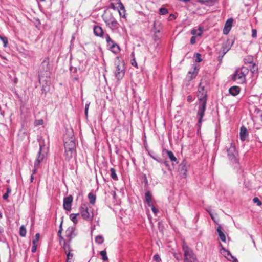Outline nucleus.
Masks as SVG:
<instances>
[{
    "mask_svg": "<svg viewBox=\"0 0 262 262\" xmlns=\"http://www.w3.org/2000/svg\"><path fill=\"white\" fill-rule=\"evenodd\" d=\"M166 152L169 158L172 162H175L176 163H178L177 159L172 151L167 150Z\"/></svg>",
    "mask_w": 262,
    "mask_h": 262,
    "instance_id": "nucleus-27",
    "label": "nucleus"
},
{
    "mask_svg": "<svg viewBox=\"0 0 262 262\" xmlns=\"http://www.w3.org/2000/svg\"><path fill=\"white\" fill-rule=\"evenodd\" d=\"M103 20L106 26L113 31L117 30L119 24L111 13H107L103 17Z\"/></svg>",
    "mask_w": 262,
    "mask_h": 262,
    "instance_id": "nucleus-5",
    "label": "nucleus"
},
{
    "mask_svg": "<svg viewBox=\"0 0 262 262\" xmlns=\"http://www.w3.org/2000/svg\"><path fill=\"white\" fill-rule=\"evenodd\" d=\"M249 73L247 68L243 67L236 70L233 76V80L238 83L242 84L246 81V76Z\"/></svg>",
    "mask_w": 262,
    "mask_h": 262,
    "instance_id": "nucleus-4",
    "label": "nucleus"
},
{
    "mask_svg": "<svg viewBox=\"0 0 262 262\" xmlns=\"http://www.w3.org/2000/svg\"><path fill=\"white\" fill-rule=\"evenodd\" d=\"M230 48L229 47L227 44H224L222 47V55L221 57V60L225 55V54L230 50Z\"/></svg>",
    "mask_w": 262,
    "mask_h": 262,
    "instance_id": "nucleus-29",
    "label": "nucleus"
},
{
    "mask_svg": "<svg viewBox=\"0 0 262 262\" xmlns=\"http://www.w3.org/2000/svg\"><path fill=\"white\" fill-rule=\"evenodd\" d=\"M195 55H196L195 61L197 62H201L202 60V59L201 58V55L199 53H195Z\"/></svg>",
    "mask_w": 262,
    "mask_h": 262,
    "instance_id": "nucleus-42",
    "label": "nucleus"
},
{
    "mask_svg": "<svg viewBox=\"0 0 262 262\" xmlns=\"http://www.w3.org/2000/svg\"><path fill=\"white\" fill-rule=\"evenodd\" d=\"M253 201L254 203H256L258 206H260L261 205V201L259 200V199L257 198V197H255L253 198Z\"/></svg>",
    "mask_w": 262,
    "mask_h": 262,
    "instance_id": "nucleus-40",
    "label": "nucleus"
},
{
    "mask_svg": "<svg viewBox=\"0 0 262 262\" xmlns=\"http://www.w3.org/2000/svg\"><path fill=\"white\" fill-rule=\"evenodd\" d=\"M32 243H33V246L32 247L31 251L33 253H34L36 251L37 245H36V244H35V241H33Z\"/></svg>",
    "mask_w": 262,
    "mask_h": 262,
    "instance_id": "nucleus-41",
    "label": "nucleus"
},
{
    "mask_svg": "<svg viewBox=\"0 0 262 262\" xmlns=\"http://www.w3.org/2000/svg\"><path fill=\"white\" fill-rule=\"evenodd\" d=\"M121 6L120 7H117L118 8V12L120 17L125 18L126 14V11L124 6L123 4H120Z\"/></svg>",
    "mask_w": 262,
    "mask_h": 262,
    "instance_id": "nucleus-24",
    "label": "nucleus"
},
{
    "mask_svg": "<svg viewBox=\"0 0 262 262\" xmlns=\"http://www.w3.org/2000/svg\"><path fill=\"white\" fill-rule=\"evenodd\" d=\"M76 151H68V150H65V152H64L65 159L68 161H69L73 158H75L76 157Z\"/></svg>",
    "mask_w": 262,
    "mask_h": 262,
    "instance_id": "nucleus-19",
    "label": "nucleus"
},
{
    "mask_svg": "<svg viewBox=\"0 0 262 262\" xmlns=\"http://www.w3.org/2000/svg\"><path fill=\"white\" fill-rule=\"evenodd\" d=\"M39 237H40V235L39 233H37L35 235V239L33 240V241H35V244H36V243L38 242V241L39 238Z\"/></svg>",
    "mask_w": 262,
    "mask_h": 262,
    "instance_id": "nucleus-55",
    "label": "nucleus"
},
{
    "mask_svg": "<svg viewBox=\"0 0 262 262\" xmlns=\"http://www.w3.org/2000/svg\"><path fill=\"white\" fill-rule=\"evenodd\" d=\"M175 18H176L175 15L173 14H171L168 17V20H172L174 19Z\"/></svg>",
    "mask_w": 262,
    "mask_h": 262,
    "instance_id": "nucleus-54",
    "label": "nucleus"
},
{
    "mask_svg": "<svg viewBox=\"0 0 262 262\" xmlns=\"http://www.w3.org/2000/svg\"><path fill=\"white\" fill-rule=\"evenodd\" d=\"M79 215V213H72L70 215V219L74 224H76L78 223V220L77 219V217Z\"/></svg>",
    "mask_w": 262,
    "mask_h": 262,
    "instance_id": "nucleus-30",
    "label": "nucleus"
},
{
    "mask_svg": "<svg viewBox=\"0 0 262 262\" xmlns=\"http://www.w3.org/2000/svg\"><path fill=\"white\" fill-rule=\"evenodd\" d=\"M113 3H115L116 5H118V7H120L121 6L120 4H122L120 0H113Z\"/></svg>",
    "mask_w": 262,
    "mask_h": 262,
    "instance_id": "nucleus-49",
    "label": "nucleus"
},
{
    "mask_svg": "<svg viewBox=\"0 0 262 262\" xmlns=\"http://www.w3.org/2000/svg\"><path fill=\"white\" fill-rule=\"evenodd\" d=\"M145 198L148 205L151 206L152 204L151 200L152 195L150 191H147L145 193Z\"/></svg>",
    "mask_w": 262,
    "mask_h": 262,
    "instance_id": "nucleus-25",
    "label": "nucleus"
},
{
    "mask_svg": "<svg viewBox=\"0 0 262 262\" xmlns=\"http://www.w3.org/2000/svg\"><path fill=\"white\" fill-rule=\"evenodd\" d=\"M62 224V222H61V223H60V229L58 232V235L60 239V243L61 244H62V242H63L64 243V241H65V239H64V238L61 236Z\"/></svg>",
    "mask_w": 262,
    "mask_h": 262,
    "instance_id": "nucleus-34",
    "label": "nucleus"
},
{
    "mask_svg": "<svg viewBox=\"0 0 262 262\" xmlns=\"http://www.w3.org/2000/svg\"><path fill=\"white\" fill-rule=\"evenodd\" d=\"M179 171L181 174L185 177L187 171L186 162H182L179 166Z\"/></svg>",
    "mask_w": 262,
    "mask_h": 262,
    "instance_id": "nucleus-17",
    "label": "nucleus"
},
{
    "mask_svg": "<svg viewBox=\"0 0 262 262\" xmlns=\"http://www.w3.org/2000/svg\"><path fill=\"white\" fill-rule=\"evenodd\" d=\"M209 213H210V216H211V218H212L213 220H214V217H213V216L212 214V213H211L210 212Z\"/></svg>",
    "mask_w": 262,
    "mask_h": 262,
    "instance_id": "nucleus-62",
    "label": "nucleus"
},
{
    "mask_svg": "<svg viewBox=\"0 0 262 262\" xmlns=\"http://www.w3.org/2000/svg\"><path fill=\"white\" fill-rule=\"evenodd\" d=\"M216 231L218 233L219 236L221 240L223 242H226V236L225 234L223 233V232L221 230V225L218 226Z\"/></svg>",
    "mask_w": 262,
    "mask_h": 262,
    "instance_id": "nucleus-23",
    "label": "nucleus"
},
{
    "mask_svg": "<svg viewBox=\"0 0 262 262\" xmlns=\"http://www.w3.org/2000/svg\"><path fill=\"white\" fill-rule=\"evenodd\" d=\"M73 202V196L72 195H69L63 199V208L68 211H70L72 209V203Z\"/></svg>",
    "mask_w": 262,
    "mask_h": 262,
    "instance_id": "nucleus-13",
    "label": "nucleus"
},
{
    "mask_svg": "<svg viewBox=\"0 0 262 262\" xmlns=\"http://www.w3.org/2000/svg\"><path fill=\"white\" fill-rule=\"evenodd\" d=\"M66 236L68 238L69 242L67 243H69L72 238L75 236L74 234V229L72 227L68 228L66 231Z\"/></svg>",
    "mask_w": 262,
    "mask_h": 262,
    "instance_id": "nucleus-18",
    "label": "nucleus"
},
{
    "mask_svg": "<svg viewBox=\"0 0 262 262\" xmlns=\"http://www.w3.org/2000/svg\"><path fill=\"white\" fill-rule=\"evenodd\" d=\"M100 254L102 256V259L104 261H106L108 260V257L107 256L106 251L105 250L101 251L100 252Z\"/></svg>",
    "mask_w": 262,
    "mask_h": 262,
    "instance_id": "nucleus-37",
    "label": "nucleus"
},
{
    "mask_svg": "<svg viewBox=\"0 0 262 262\" xmlns=\"http://www.w3.org/2000/svg\"><path fill=\"white\" fill-rule=\"evenodd\" d=\"M233 22V19L232 18H229L226 20L223 31L224 34H228V33H229L231 29Z\"/></svg>",
    "mask_w": 262,
    "mask_h": 262,
    "instance_id": "nucleus-14",
    "label": "nucleus"
},
{
    "mask_svg": "<svg viewBox=\"0 0 262 262\" xmlns=\"http://www.w3.org/2000/svg\"><path fill=\"white\" fill-rule=\"evenodd\" d=\"M131 64H132V65L133 66L135 67H137V63L136 61V60H135V58H133V59H132V60H131Z\"/></svg>",
    "mask_w": 262,
    "mask_h": 262,
    "instance_id": "nucleus-50",
    "label": "nucleus"
},
{
    "mask_svg": "<svg viewBox=\"0 0 262 262\" xmlns=\"http://www.w3.org/2000/svg\"><path fill=\"white\" fill-rule=\"evenodd\" d=\"M26 229L24 225H21L20 227L19 234L22 237H25L26 235Z\"/></svg>",
    "mask_w": 262,
    "mask_h": 262,
    "instance_id": "nucleus-32",
    "label": "nucleus"
},
{
    "mask_svg": "<svg viewBox=\"0 0 262 262\" xmlns=\"http://www.w3.org/2000/svg\"><path fill=\"white\" fill-rule=\"evenodd\" d=\"M90 104V102H88L85 104L84 113H85V115L86 117L88 116V110H89Z\"/></svg>",
    "mask_w": 262,
    "mask_h": 262,
    "instance_id": "nucleus-43",
    "label": "nucleus"
},
{
    "mask_svg": "<svg viewBox=\"0 0 262 262\" xmlns=\"http://www.w3.org/2000/svg\"><path fill=\"white\" fill-rule=\"evenodd\" d=\"M149 207H151V209L152 211V212L155 214H156L158 212V210L157 209H156L154 206L153 205V204H152V205L151 206H149Z\"/></svg>",
    "mask_w": 262,
    "mask_h": 262,
    "instance_id": "nucleus-45",
    "label": "nucleus"
},
{
    "mask_svg": "<svg viewBox=\"0 0 262 262\" xmlns=\"http://www.w3.org/2000/svg\"><path fill=\"white\" fill-rule=\"evenodd\" d=\"M195 42H196V37L194 36H193L190 38V43L192 45H194L195 43Z\"/></svg>",
    "mask_w": 262,
    "mask_h": 262,
    "instance_id": "nucleus-47",
    "label": "nucleus"
},
{
    "mask_svg": "<svg viewBox=\"0 0 262 262\" xmlns=\"http://www.w3.org/2000/svg\"><path fill=\"white\" fill-rule=\"evenodd\" d=\"M222 250L225 253L224 255L229 260L232 261V262H237V259L232 255L230 252L228 250H226L224 248H222Z\"/></svg>",
    "mask_w": 262,
    "mask_h": 262,
    "instance_id": "nucleus-16",
    "label": "nucleus"
},
{
    "mask_svg": "<svg viewBox=\"0 0 262 262\" xmlns=\"http://www.w3.org/2000/svg\"><path fill=\"white\" fill-rule=\"evenodd\" d=\"M247 128L242 126L240 129V138L242 141H245L247 137Z\"/></svg>",
    "mask_w": 262,
    "mask_h": 262,
    "instance_id": "nucleus-21",
    "label": "nucleus"
},
{
    "mask_svg": "<svg viewBox=\"0 0 262 262\" xmlns=\"http://www.w3.org/2000/svg\"><path fill=\"white\" fill-rule=\"evenodd\" d=\"M4 231V228L0 226V234H2Z\"/></svg>",
    "mask_w": 262,
    "mask_h": 262,
    "instance_id": "nucleus-59",
    "label": "nucleus"
},
{
    "mask_svg": "<svg viewBox=\"0 0 262 262\" xmlns=\"http://www.w3.org/2000/svg\"><path fill=\"white\" fill-rule=\"evenodd\" d=\"M229 92L231 95L235 96L239 93L240 88L237 86H233L229 89Z\"/></svg>",
    "mask_w": 262,
    "mask_h": 262,
    "instance_id": "nucleus-22",
    "label": "nucleus"
},
{
    "mask_svg": "<svg viewBox=\"0 0 262 262\" xmlns=\"http://www.w3.org/2000/svg\"><path fill=\"white\" fill-rule=\"evenodd\" d=\"M197 73H198V72H197L196 69L195 68L194 69L192 73L191 72H189V75H191L188 76L189 77V80H191L193 79L196 76Z\"/></svg>",
    "mask_w": 262,
    "mask_h": 262,
    "instance_id": "nucleus-33",
    "label": "nucleus"
},
{
    "mask_svg": "<svg viewBox=\"0 0 262 262\" xmlns=\"http://www.w3.org/2000/svg\"><path fill=\"white\" fill-rule=\"evenodd\" d=\"M88 198L90 201V203L94 205L96 201V195L93 193L91 192L88 194Z\"/></svg>",
    "mask_w": 262,
    "mask_h": 262,
    "instance_id": "nucleus-28",
    "label": "nucleus"
},
{
    "mask_svg": "<svg viewBox=\"0 0 262 262\" xmlns=\"http://www.w3.org/2000/svg\"><path fill=\"white\" fill-rule=\"evenodd\" d=\"M94 34L101 38H105V35L106 34H104L102 28L98 26H95L93 29Z\"/></svg>",
    "mask_w": 262,
    "mask_h": 262,
    "instance_id": "nucleus-15",
    "label": "nucleus"
},
{
    "mask_svg": "<svg viewBox=\"0 0 262 262\" xmlns=\"http://www.w3.org/2000/svg\"><path fill=\"white\" fill-rule=\"evenodd\" d=\"M168 10L167 9L165 8H161L160 9H159V13L161 14V15H165L167 13H168Z\"/></svg>",
    "mask_w": 262,
    "mask_h": 262,
    "instance_id": "nucleus-39",
    "label": "nucleus"
},
{
    "mask_svg": "<svg viewBox=\"0 0 262 262\" xmlns=\"http://www.w3.org/2000/svg\"><path fill=\"white\" fill-rule=\"evenodd\" d=\"M183 251L184 262H198L196 256L193 250L186 243L182 244Z\"/></svg>",
    "mask_w": 262,
    "mask_h": 262,
    "instance_id": "nucleus-3",
    "label": "nucleus"
},
{
    "mask_svg": "<svg viewBox=\"0 0 262 262\" xmlns=\"http://www.w3.org/2000/svg\"><path fill=\"white\" fill-rule=\"evenodd\" d=\"M227 152L229 160L233 163H236L238 160V154L233 144H231L230 147L227 149Z\"/></svg>",
    "mask_w": 262,
    "mask_h": 262,
    "instance_id": "nucleus-9",
    "label": "nucleus"
},
{
    "mask_svg": "<svg viewBox=\"0 0 262 262\" xmlns=\"http://www.w3.org/2000/svg\"><path fill=\"white\" fill-rule=\"evenodd\" d=\"M176 258L178 260H180V258L179 257V256H178L177 255H174Z\"/></svg>",
    "mask_w": 262,
    "mask_h": 262,
    "instance_id": "nucleus-61",
    "label": "nucleus"
},
{
    "mask_svg": "<svg viewBox=\"0 0 262 262\" xmlns=\"http://www.w3.org/2000/svg\"><path fill=\"white\" fill-rule=\"evenodd\" d=\"M64 145L65 150L76 151V143L73 135L69 138L64 137Z\"/></svg>",
    "mask_w": 262,
    "mask_h": 262,
    "instance_id": "nucleus-7",
    "label": "nucleus"
},
{
    "mask_svg": "<svg viewBox=\"0 0 262 262\" xmlns=\"http://www.w3.org/2000/svg\"><path fill=\"white\" fill-rule=\"evenodd\" d=\"M257 36V30L255 29H252V37L256 38Z\"/></svg>",
    "mask_w": 262,
    "mask_h": 262,
    "instance_id": "nucleus-44",
    "label": "nucleus"
},
{
    "mask_svg": "<svg viewBox=\"0 0 262 262\" xmlns=\"http://www.w3.org/2000/svg\"><path fill=\"white\" fill-rule=\"evenodd\" d=\"M39 167H34V168L32 170V174L34 175V174H35L37 171V169H38Z\"/></svg>",
    "mask_w": 262,
    "mask_h": 262,
    "instance_id": "nucleus-56",
    "label": "nucleus"
},
{
    "mask_svg": "<svg viewBox=\"0 0 262 262\" xmlns=\"http://www.w3.org/2000/svg\"><path fill=\"white\" fill-rule=\"evenodd\" d=\"M43 123V121L42 119H39V120H38L37 121H36L35 122V124L36 125H42Z\"/></svg>",
    "mask_w": 262,
    "mask_h": 262,
    "instance_id": "nucleus-48",
    "label": "nucleus"
},
{
    "mask_svg": "<svg viewBox=\"0 0 262 262\" xmlns=\"http://www.w3.org/2000/svg\"><path fill=\"white\" fill-rule=\"evenodd\" d=\"M197 97L198 99V109L196 114V117L198 119L196 126L199 129H201L202 122L203 121V118L206 109L207 102V92L204 89V87L201 84L199 85L198 90Z\"/></svg>",
    "mask_w": 262,
    "mask_h": 262,
    "instance_id": "nucleus-1",
    "label": "nucleus"
},
{
    "mask_svg": "<svg viewBox=\"0 0 262 262\" xmlns=\"http://www.w3.org/2000/svg\"><path fill=\"white\" fill-rule=\"evenodd\" d=\"M8 196H9V194L8 193H5V194H4V195L3 196V198L4 200H6L8 199Z\"/></svg>",
    "mask_w": 262,
    "mask_h": 262,
    "instance_id": "nucleus-57",
    "label": "nucleus"
},
{
    "mask_svg": "<svg viewBox=\"0 0 262 262\" xmlns=\"http://www.w3.org/2000/svg\"><path fill=\"white\" fill-rule=\"evenodd\" d=\"M14 83H17V78L15 79V80H14Z\"/></svg>",
    "mask_w": 262,
    "mask_h": 262,
    "instance_id": "nucleus-63",
    "label": "nucleus"
},
{
    "mask_svg": "<svg viewBox=\"0 0 262 262\" xmlns=\"http://www.w3.org/2000/svg\"><path fill=\"white\" fill-rule=\"evenodd\" d=\"M110 172H111V178L115 180H116L117 179V176L116 173V170L114 168H111L110 169Z\"/></svg>",
    "mask_w": 262,
    "mask_h": 262,
    "instance_id": "nucleus-35",
    "label": "nucleus"
},
{
    "mask_svg": "<svg viewBox=\"0 0 262 262\" xmlns=\"http://www.w3.org/2000/svg\"><path fill=\"white\" fill-rule=\"evenodd\" d=\"M163 29L162 23L158 20H155L153 24V27L151 29L152 33H161Z\"/></svg>",
    "mask_w": 262,
    "mask_h": 262,
    "instance_id": "nucleus-12",
    "label": "nucleus"
},
{
    "mask_svg": "<svg viewBox=\"0 0 262 262\" xmlns=\"http://www.w3.org/2000/svg\"><path fill=\"white\" fill-rule=\"evenodd\" d=\"M95 242L98 244H101L104 242L103 237L101 235H98L95 237Z\"/></svg>",
    "mask_w": 262,
    "mask_h": 262,
    "instance_id": "nucleus-36",
    "label": "nucleus"
},
{
    "mask_svg": "<svg viewBox=\"0 0 262 262\" xmlns=\"http://www.w3.org/2000/svg\"><path fill=\"white\" fill-rule=\"evenodd\" d=\"M154 259L157 262H159L161 260V258L158 254H156L154 256Z\"/></svg>",
    "mask_w": 262,
    "mask_h": 262,
    "instance_id": "nucleus-46",
    "label": "nucleus"
},
{
    "mask_svg": "<svg viewBox=\"0 0 262 262\" xmlns=\"http://www.w3.org/2000/svg\"><path fill=\"white\" fill-rule=\"evenodd\" d=\"M80 214L83 220L92 222L94 217L93 208L88 203H82L79 208Z\"/></svg>",
    "mask_w": 262,
    "mask_h": 262,
    "instance_id": "nucleus-2",
    "label": "nucleus"
},
{
    "mask_svg": "<svg viewBox=\"0 0 262 262\" xmlns=\"http://www.w3.org/2000/svg\"><path fill=\"white\" fill-rule=\"evenodd\" d=\"M33 180H34V176L33 174H31V177H30V182L32 183L33 182Z\"/></svg>",
    "mask_w": 262,
    "mask_h": 262,
    "instance_id": "nucleus-58",
    "label": "nucleus"
},
{
    "mask_svg": "<svg viewBox=\"0 0 262 262\" xmlns=\"http://www.w3.org/2000/svg\"><path fill=\"white\" fill-rule=\"evenodd\" d=\"M111 5L112 8H113V9H114V10H116V9L118 10V8H117L118 5H116V4H115V3H112V2L111 3Z\"/></svg>",
    "mask_w": 262,
    "mask_h": 262,
    "instance_id": "nucleus-52",
    "label": "nucleus"
},
{
    "mask_svg": "<svg viewBox=\"0 0 262 262\" xmlns=\"http://www.w3.org/2000/svg\"><path fill=\"white\" fill-rule=\"evenodd\" d=\"M10 192H11V189L9 188H8L7 189L6 193H8L9 194L10 193Z\"/></svg>",
    "mask_w": 262,
    "mask_h": 262,
    "instance_id": "nucleus-60",
    "label": "nucleus"
},
{
    "mask_svg": "<svg viewBox=\"0 0 262 262\" xmlns=\"http://www.w3.org/2000/svg\"><path fill=\"white\" fill-rule=\"evenodd\" d=\"M260 119L262 121V114L260 115Z\"/></svg>",
    "mask_w": 262,
    "mask_h": 262,
    "instance_id": "nucleus-64",
    "label": "nucleus"
},
{
    "mask_svg": "<svg viewBox=\"0 0 262 262\" xmlns=\"http://www.w3.org/2000/svg\"><path fill=\"white\" fill-rule=\"evenodd\" d=\"M105 38L107 42V46L110 48V50L114 53H118L120 50L119 46L115 43L108 34L105 35Z\"/></svg>",
    "mask_w": 262,
    "mask_h": 262,
    "instance_id": "nucleus-8",
    "label": "nucleus"
},
{
    "mask_svg": "<svg viewBox=\"0 0 262 262\" xmlns=\"http://www.w3.org/2000/svg\"><path fill=\"white\" fill-rule=\"evenodd\" d=\"M193 98L192 96L189 95L187 96V100L188 102H191L193 101Z\"/></svg>",
    "mask_w": 262,
    "mask_h": 262,
    "instance_id": "nucleus-51",
    "label": "nucleus"
},
{
    "mask_svg": "<svg viewBox=\"0 0 262 262\" xmlns=\"http://www.w3.org/2000/svg\"><path fill=\"white\" fill-rule=\"evenodd\" d=\"M63 248L67 255V262H73L74 261V254L72 253L73 250L71 249L69 243H66L64 241Z\"/></svg>",
    "mask_w": 262,
    "mask_h": 262,
    "instance_id": "nucleus-10",
    "label": "nucleus"
},
{
    "mask_svg": "<svg viewBox=\"0 0 262 262\" xmlns=\"http://www.w3.org/2000/svg\"><path fill=\"white\" fill-rule=\"evenodd\" d=\"M203 30L201 27L199 28L198 29H193L191 31V33L193 35L195 36V35L198 36H201L202 34Z\"/></svg>",
    "mask_w": 262,
    "mask_h": 262,
    "instance_id": "nucleus-26",
    "label": "nucleus"
},
{
    "mask_svg": "<svg viewBox=\"0 0 262 262\" xmlns=\"http://www.w3.org/2000/svg\"><path fill=\"white\" fill-rule=\"evenodd\" d=\"M47 152H46V150H45L43 148L41 147L40 150H39L37 154V158L34 162V167H39L40 163L45 158Z\"/></svg>",
    "mask_w": 262,
    "mask_h": 262,
    "instance_id": "nucleus-11",
    "label": "nucleus"
},
{
    "mask_svg": "<svg viewBox=\"0 0 262 262\" xmlns=\"http://www.w3.org/2000/svg\"><path fill=\"white\" fill-rule=\"evenodd\" d=\"M38 141L39 142V150H40L41 147L43 148L45 150H46V152H48V142L47 144L45 143L44 139L42 137H39L38 139Z\"/></svg>",
    "mask_w": 262,
    "mask_h": 262,
    "instance_id": "nucleus-20",
    "label": "nucleus"
},
{
    "mask_svg": "<svg viewBox=\"0 0 262 262\" xmlns=\"http://www.w3.org/2000/svg\"><path fill=\"white\" fill-rule=\"evenodd\" d=\"M115 75L118 80H121L124 77L125 74V67L123 62H120L119 60L115 61Z\"/></svg>",
    "mask_w": 262,
    "mask_h": 262,
    "instance_id": "nucleus-6",
    "label": "nucleus"
},
{
    "mask_svg": "<svg viewBox=\"0 0 262 262\" xmlns=\"http://www.w3.org/2000/svg\"><path fill=\"white\" fill-rule=\"evenodd\" d=\"M0 39L3 41L4 43V47H6L8 43V39L6 37H3L0 35Z\"/></svg>",
    "mask_w": 262,
    "mask_h": 262,
    "instance_id": "nucleus-38",
    "label": "nucleus"
},
{
    "mask_svg": "<svg viewBox=\"0 0 262 262\" xmlns=\"http://www.w3.org/2000/svg\"><path fill=\"white\" fill-rule=\"evenodd\" d=\"M162 37L161 33H153L152 38L155 41H159Z\"/></svg>",
    "mask_w": 262,
    "mask_h": 262,
    "instance_id": "nucleus-31",
    "label": "nucleus"
},
{
    "mask_svg": "<svg viewBox=\"0 0 262 262\" xmlns=\"http://www.w3.org/2000/svg\"><path fill=\"white\" fill-rule=\"evenodd\" d=\"M162 163H163L168 168L169 170H171L168 161H164Z\"/></svg>",
    "mask_w": 262,
    "mask_h": 262,
    "instance_id": "nucleus-53",
    "label": "nucleus"
}]
</instances>
